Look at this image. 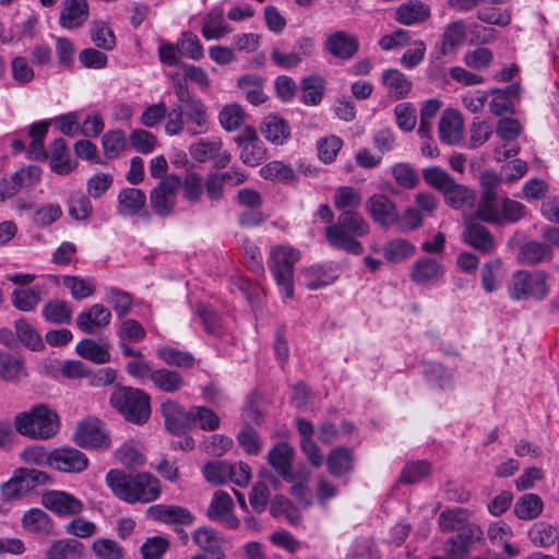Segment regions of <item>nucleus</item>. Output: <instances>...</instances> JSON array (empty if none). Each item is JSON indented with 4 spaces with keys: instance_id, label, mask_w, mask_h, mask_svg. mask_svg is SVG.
I'll return each mask as SVG.
<instances>
[{
    "instance_id": "1",
    "label": "nucleus",
    "mask_w": 559,
    "mask_h": 559,
    "mask_svg": "<svg viewBox=\"0 0 559 559\" xmlns=\"http://www.w3.org/2000/svg\"><path fill=\"white\" fill-rule=\"evenodd\" d=\"M369 230V224L359 213L347 210L338 215L336 223L325 228V237L332 247L352 254H360L364 248L356 237H364Z\"/></svg>"
},
{
    "instance_id": "2",
    "label": "nucleus",
    "mask_w": 559,
    "mask_h": 559,
    "mask_svg": "<svg viewBox=\"0 0 559 559\" xmlns=\"http://www.w3.org/2000/svg\"><path fill=\"white\" fill-rule=\"evenodd\" d=\"M109 404L127 421L134 425H143L151 417V396L138 388L116 384Z\"/></svg>"
},
{
    "instance_id": "3",
    "label": "nucleus",
    "mask_w": 559,
    "mask_h": 559,
    "mask_svg": "<svg viewBox=\"0 0 559 559\" xmlns=\"http://www.w3.org/2000/svg\"><path fill=\"white\" fill-rule=\"evenodd\" d=\"M14 428L20 435L37 440H46L58 432L59 416L47 405L38 404L28 412L16 414Z\"/></svg>"
},
{
    "instance_id": "4",
    "label": "nucleus",
    "mask_w": 559,
    "mask_h": 559,
    "mask_svg": "<svg viewBox=\"0 0 559 559\" xmlns=\"http://www.w3.org/2000/svg\"><path fill=\"white\" fill-rule=\"evenodd\" d=\"M549 274L542 270L534 272L521 270L515 272L508 285V293L512 300L523 301L534 299L544 300L550 293L547 284Z\"/></svg>"
},
{
    "instance_id": "5",
    "label": "nucleus",
    "mask_w": 559,
    "mask_h": 559,
    "mask_svg": "<svg viewBox=\"0 0 559 559\" xmlns=\"http://www.w3.org/2000/svg\"><path fill=\"white\" fill-rule=\"evenodd\" d=\"M299 258V251L286 245L276 246L270 251L269 269L287 298L294 296V266Z\"/></svg>"
},
{
    "instance_id": "6",
    "label": "nucleus",
    "mask_w": 559,
    "mask_h": 559,
    "mask_svg": "<svg viewBox=\"0 0 559 559\" xmlns=\"http://www.w3.org/2000/svg\"><path fill=\"white\" fill-rule=\"evenodd\" d=\"M176 96L185 117L191 123L189 132L191 135L205 133L209 129V117L206 106L200 98L191 96L187 83L176 84Z\"/></svg>"
},
{
    "instance_id": "7",
    "label": "nucleus",
    "mask_w": 559,
    "mask_h": 559,
    "mask_svg": "<svg viewBox=\"0 0 559 559\" xmlns=\"http://www.w3.org/2000/svg\"><path fill=\"white\" fill-rule=\"evenodd\" d=\"M180 185L181 178L178 175L170 174L162 178L158 185L152 189L150 204L157 216L167 217L174 212Z\"/></svg>"
},
{
    "instance_id": "8",
    "label": "nucleus",
    "mask_w": 559,
    "mask_h": 559,
    "mask_svg": "<svg viewBox=\"0 0 559 559\" xmlns=\"http://www.w3.org/2000/svg\"><path fill=\"white\" fill-rule=\"evenodd\" d=\"M74 442L84 449H108L110 439L103 430L102 423L96 418L81 421L73 435Z\"/></svg>"
},
{
    "instance_id": "9",
    "label": "nucleus",
    "mask_w": 559,
    "mask_h": 559,
    "mask_svg": "<svg viewBox=\"0 0 559 559\" xmlns=\"http://www.w3.org/2000/svg\"><path fill=\"white\" fill-rule=\"evenodd\" d=\"M38 166H27L15 171L10 178L0 179V202L17 194L24 188L34 187L40 179Z\"/></svg>"
},
{
    "instance_id": "10",
    "label": "nucleus",
    "mask_w": 559,
    "mask_h": 559,
    "mask_svg": "<svg viewBox=\"0 0 559 559\" xmlns=\"http://www.w3.org/2000/svg\"><path fill=\"white\" fill-rule=\"evenodd\" d=\"M365 207L372 221L381 227L388 228L399 221L396 204L385 194H372L366 201Z\"/></svg>"
},
{
    "instance_id": "11",
    "label": "nucleus",
    "mask_w": 559,
    "mask_h": 559,
    "mask_svg": "<svg viewBox=\"0 0 559 559\" xmlns=\"http://www.w3.org/2000/svg\"><path fill=\"white\" fill-rule=\"evenodd\" d=\"M41 504L47 510L63 518L76 516L83 511V503L80 499L61 490L45 492L41 496Z\"/></svg>"
},
{
    "instance_id": "12",
    "label": "nucleus",
    "mask_w": 559,
    "mask_h": 559,
    "mask_svg": "<svg viewBox=\"0 0 559 559\" xmlns=\"http://www.w3.org/2000/svg\"><path fill=\"white\" fill-rule=\"evenodd\" d=\"M323 47L336 59L350 60L359 50V41L355 35L346 31H335L326 36Z\"/></svg>"
},
{
    "instance_id": "13",
    "label": "nucleus",
    "mask_w": 559,
    "mask_h": 559,
    "mask_svg": "<svg viewBox=\"0 0 559 559\" xmlns=\"http://www.w3.org/2000/svg\"><path fill=\"white\" fill-rule=\"evenodd\" d=\"M160 413L170 433L180 436L190 430V408L186 411L177 401L166 400L160 404Z\"/></svg>"
},
{
    "instance_id": "14",
    "label": "nucleus",
    "mask_w": 559,
    "mask_h": 559,
    "mask_svg": "<svg viewBox=\"0 0 559 559\" xmlns=\"http://www.w3.org/2000/svg\"><path fill=\"white\" fill-rule=\"evenodd\" d=\"M462 238L469 247L483 254H491L497 247L491 233L473 218L465 221Z\"/></svg>"
},
{
    "instance_id": "15",
    "label": "nucleus",
    "mask_w": 559,
    "mask_h": 559,
    "mask_svg": "<svg viewBox=\"0 0 559 559\" xmlns=\"http://www.w3.org/2000/svg\"><path fill=\"white\" fill-rule=\"evenodd\" d=\"M483 537L481 528L476 524L465 525L460 533L451 537L445 544V550L451 559H462L471 549V546Z\"/></svg>"
},
{
    "instance_id": "16",
    "label": "nucleus",
    "mask_w": 559,
    "mask_h": 559,
    "mask_svg": "<svg viewBox=\"0 0 559 559\" xmlns=\"http://www.w3.org/2000/svg\"><path fill=\"white\" fill-rule=\"evenodd\" d=\"M48 461L58 471L64 473H80L88 465L86 455L73 448L53 450L50 452Z\"/></svg>"
},
{
    "instance_id": "17",
    "label": "nucleus",
    "mask_w": 559,
    "mask_h": 559,
    "mask_svg": "<svg viewBox=\"0 0 559 559\" xmlns=\"http://www.w3.org/2000/svg\"><path fill=\"white\" fill-rule=\"evenodd\" d=\"M146 513L152 520L163 522L167 525L188 526L195 520L194 515L187 508L174 504L151 506Z\"/></svg>"
},
{
    "instance_id": "18",
    "label": "nucleus",
    "mask_w": 559,
    "mask_h": 559,
    "mask_svg": "<svg viewBox=\"0 0 559 559\" xmlns=\"http://www.w3.org/2000/svg\"><path fill=\"white\" fill-rule=\"evenodd\" d=\"M444 266L433 258H421L411 269V280L418 285H432L442 280Z\"/></svg>"
},
{
    "instance_id": "19",
    "label": "nucleus",
    "mask_w": 559,
    "mask_h": 559,
    "mask_svg": "<svg viewBox=\"0 0 559 559\" xmlns=\"http://www.w3.org/2000/svg\"><path fill=\"white\" fill-rule=\"evenodd\" d=\"M430 16V7L420 0H407L394 13V20L405 26L425 23Z\"/></svg>"
},
{
    "instance_id": "20",
    "label": "nucleus",
    "mask_w": 559,
    "mask_h": 559,
    "mask_svg": "<svg viewBox=\"0 0 559 559\" xmlns=\"http://www.w3.org/2000/svg\"><path fill=\"white\" fill-rule=\"evenodd\" d=\"M111 312L103 305L96 304L76 317L78 328L86 333L93 334L110 323Z\"/></svg>"
},
{
    "instance_id": "21",
    "label": "nucleus",
    "mask_w": 559,
    "mask_h": 559,
    "mask_svg": "<svg viewBox=\"0 0 559 559\" xmlns=\"http://www.w3.org/2000/svg\"><path fill=\"white\" fill-rule=\"evenodd\" d=\"M88 19V3L86 0H63L60 11L59 24L67 29L82 26Z\"/></svg>"
},
{
    "instance_id": "22",
    "label": "nucleus",
    "mask_w": 559,
    "mask_h": 559,
    "mask_svg": "<svg viewBox=\"0 0 559 559\" xmlns=\"http://www.w3.org/2000/svg\"><path fill=\"white\" fill-rule=\"evenodd\" d=\"M294 454V449L286 442L276 443L267 453L269 464L287 481L293 480L292 464Z\"/></svg>"
},
{
    "instance_id": "23",
    "label": "nucleus",
    "mask_w": 559,
    "mask_h": 559,
    "mask_svg": "<svg viewBox=\"0 0 559 559\" xmlns=\"http://www.w3.org/2000/svg\"><path fill=\"white\" fill-rule=\"evenodd\" d=\"M151 382L156 390L168 394H176L186 386L183 376L179 371L166 367L156 368Z\"/></svg>"
},
{
    "instance_id": "24",
    "label": "nucleus",
    "mask_w": 559,
    "mask_h": 559,
    "mask_svg": "<svg viewBox=\"0 0 559 559\" xmlns=\"http://www.w3.org/2000/svg\"><path fill=\"white\" fill-rule=\"evenodd\" d=\"M202 35L205 39H219L231 33V27L225 22L224 9L213 7L203 17Z\"/></svg>"
},
{
    "instance_id": "25",
    "label": "nucleus",
    "mask_w": 559,
    "mask_h": 559,
    "mask_svg": "<svg viewBox=\"0 0 559 559\" xmlns=\"http://www.w3.org/2000/svg\"><path fill=\"white\" fill-rule=\"evenodd\" d=\"M133 475L120 469H110L106 475V484L115 496L126 502L135 503L136 496L133 492Z\"/></svg>"
},
{
    "instance_id": "26",
    "label": "nucleus",
    "mask_w": 559,
    "mask_h": 559,
    "mask_svg": "<svg viewBox=\"0 0 559 559\" xmlns=\"http://www.w3.org/2000/svg\"><path fill=\"white\" fill-rule=\"evenodd\" d=\"M465 37V24L463 21H454L450 23L441 37V44L435 52V59L440 60L444 56L452 55L456 48L463 43Z\"/></svg>"
},
{
    "instance_id": "27",
    "label": "nucleus",
    "mask_w": 559,
    "mask_h": 559,
    "mask_svg": "<svg viewBox=\"0 0 559 559\" xmlns=\"http://www.w3.org/2000/svg\"><path fill=\"white\" fill-rule=\"evenodd\" d=\"M463 133V121L456 110H444L439 121V138L445 144H456L461 141Z\"/></svg>"
},
{
    "instance_id": "28",
    "label": "nucleus",
    "mask_w": 559,
    "mask_h": 559,
    "mask_svg": "<svg viewBox=\"0 0 559 559\" xmlns=\"http://www.w3.org/2000/svg\"><path fill=\"white\" fill-rule=\"evenodd\" d=\"M85 546L76 538L55 540L46 551V559H84Z\"/></svg>"
},
{
    "instance_id": "29",
    "label": "nucleus",
    "mask_w": 559,
    "mask_h": 559,
    "mask_svg": "<svg viewBox=\"0 0 559 559\" xmlns=\"http://www.w3.org/2000/svg\"><path fill=\"white\" fill-rule=\"evenodd\" d=\"M132 485L136 502L148 503L156 500L160 495L158 479L148 473L133 475Z\"/></svg>"
},
{
    "instance_id": "30",
    "label": "nucleus",
    "mask_w": 559,
    "mask_h": 559,
    "mask_svg": "<svg viewBox=\"0 0 559 559\" xmlns=\"http://www.w3.org/2000/svg\"><path fill=\"white\" fill-rule=\"evenodd\" d=\"M22 526L29 533L49 536L53 532L55 523L47 512L33 508L24 513Z\"/></svg>"
},
{
    "instance_id": "31",
    "label": "nucleus",
    "mask_w": 559,
    "mask_h": 559,
    "mask_svg": "<svg viewBox=\"0 0 559 559\" xmlns=\"http://www.w3.org/2000/svg\"><path fill=\"white\" fill-rule=\"evenodd\" d=\"M552 259V249L545 242L530 240L524 242L518 252V260L521 264L536 265Z\"/></svg>"
},
{
    "instance_id": "32",
    "label": "nucleus",
    "mask_w": 559,
    "mask_h": 559,
    "mask_svg": "<svg viewBox=\"0 0 559 559\" xmlns=\"http://www.w3.org/2000/svg\"><path fill=\"white\" fill-rule=\"evenodd\" d=\"M25 377H27V369L24 359L0 350V378L7 382H19Z\"/></svg>"
},
{
    "instance_id": "33",
    "label": "nucleus",
    "mask_w": 559,
    "mask_h": 559,
    "mask_svg": "<svg viewBox=\"0 0 559 559\" xmlns=\"http://www.w3.org/2000/svg\"><path fill=\"white\" fill-rule=\"evenodd\" d=\"M326 464L331 475L342 477L353 471L354 453L349 448L336 447L330 451Z\"/></svg>"
},
{
    "instance_id": "34",
    "label": "nucleus",
    "mask_w": 559,
    "mask_h": 559,
    "mask_svg": "<svg viewBox=\"0 0 559 559\" xmlns=\"http://www.w3.org/2000/svg\"><path fill=\"white\" fill-rule=\"evenodd\" d=\"M381 82L386 87L389 96L396 100L404 98L412 87L408 78L397 69L384 70Z\"/></svg>"
},
{
    "instance_id": "35",
    "label": "nucleus",
    "mask_w": 559,
    "mask_h": 559,
    "mask_svg": "<svg viewBox=\"0 0 559 559\" xmlns=\"http://www.w3.org/2000/svg\"><path fill=\"white\" fill-rule=\"evenodd\" d=\"M76 167V162L68 155L67 142L56 139L50 145V169L58 175H68Z\"/></svg>"
},
{
    "instance_id": "36",
    "label": "nucleus",
    "mask_w": 559,
    "mask_h": 559,
    "mask_svg": "<svg viewBox=\"0 0 559 559\" xmlns=\"http://www.w3.org/2000/svg\"><path fill=\"white\" fill-rule=\"evenodd\" d=\"M501 203L502 198L500 199L497 193L492 194L487 192L486 194H481L475 217L485 223L500 225Z\"/></svg>"
},
{
    "instance_id": "37",
    "label": "nucleus",
    "mask_w": 559,
    "mask_h": 559,
    "mask_svg": "<svg viewBox=\"0 0 559 559\" xmlns=\"http://www.w3.org/2000/svg\"><path fill=\"white\" fill-rule=\"evenodd\" d=\"M527 537L535 547L549 548L557 543L559 531L555 525L540 521L531 526Z\"/></svg>"
},
{
    "instance_id": "38",
    "label": "nucleus",
    "mask_w": 559,
    "mask_h": 559,
    "mask_svg": "<svg viewBox=\"0 0 559 559\" xmlns=\"http://www.w3.org/2000/svg\"><path fill=\"white\" fill-rule=\"evenodd\" d=\"M119 213L122 215L138 214L146 203L145 193L136 188H124L118 194Z\"/></svg>"
},
{
    "instance_id": "39",
    "label": "nucleus",
    "mask_w": 559,
    "mask_h": 559,
    "mask_svg": "<svg viewBox=\"0 0 559 559\" xmlns=\"http://www.w3.org/2000/svg\"><path fill=\"white\" fill-rule=\"evenodd\" d=\"M157 357L169 367L180 369H191L195 365L194 356L186 350H180L171 346H160L156 350Z\"/></svg>"
},
{
    "instance_id": "40",
    "label": "nucleus",
    "mask_w": 559,
    "mask_h": 559,
    "mask_svg": "<svg viewBox=\"0 0 559 559\" xmlns=\"http://www.w3.org/2000/svg\"><path fill=\"white\" fill-rule=\"evenodd\" d=\"M16 342L31 350H43L45 344L37 330L25 319H19L14 322Z\"/></svg>"
},
{
    "instance_id": "41",
    "label": "nucleus",
    "mask_w": 559,
    "mask_h": 559,
    "mask_svg": "<svg viewBox=\"0 0 559 559\" xmlns=\"http://www.w3.org/2000/svg\"><path fill=\"white\" fill-rule=\"evenodd\" d=\"M544 503L539 496L535 493H525L514 504V514L520 520H534L543 512Z\"/></svg>"
},
{
    "instance_id": "42",
    "label": "nucleus",
    "mask_w": 559,
    "mask_h": 559,
    "mask_svg": "<svg viewBox=\"0 0 559 559\" xmlns=\"http://www.w3.org/2000/svg\"><path fill=\"white\" fill-rule=\"evenodd\" d=\"M262 134L266 140L278 145L289 138L290 130L284 119L277 116H269L263 122Z\"/></svg>"
},
{
    "instance_id": "43",
    "label": "nucleus",
    "mask_w": 559,
    "mask_h": 559,
    "mask_svg": "<svg viewBox=\"0 0 559 559\" xmlns=\"http://www.w3.org/2000/svg\"><path fill=\"white\" fill-rule=\"evenodd\" d=\"M46 321L55 324H69L72 319V309L64 300H49L41 310Z\"/></svg>"
},
{
    "instance_id": "44",
    "label": "nucleus",
    "mask_w": 559,
    "mask_h": 559,
    "mask_svg": "<svg viewBox=\"0 0 559 559\" xmlns=\"http://www.w3.org/2000/svg\"><path fill=\"white\" fill-rule=\"evenodd\" d=\"M301 100L306 105H318L323 97L324 80L319 75H309L301 80Z\"/></svg>"
},
{
    "instance_id": "45",
    "label": "nucleus",
    "mask_w": 559,
    "mask_h": 559,
    "mask_svg": "<svg viewBox=\"0 0 559 559\" xmlns=\"http://www.w3.org/2000/svg\"><path fill=\"white\" fill-rule=\"evenodd\" d=\"M76 353L82 358L88 359L96 364H105L110 360V354L108 349L91 338H84L79 342L76 345Z\"/></svg>"
},
{
    "instance_id": "46",
    "label": "nucleus",
    "mask_w": 559,
    "mask_h": 559,
    "mask_svg": "<svg viewBox=\"0 0 559 559\" xmlns=\"http://www.w3.org/2000/svg\"><path fill=\"white\" fill-rule=\"evenodd\" d=\"M415 251V245L402 238L393 239L383 247L384 258L394 263L402 262L408 257H412Z\"/></svg>"
},
{
    "instance_id": "47",
    "label": "nucleus",
    "mask_w": 559,
    "mask_h": 559,
    "mask_svg": "<svg viewBox=\"0 0 559 559\" xmlns=\"http://www.w3.org/2000/svg\"><path fill=\"white\" fill-rule=\"evenodd\" d=\"M361 201L362 197L359 190L350 186H343L336 189L333 203L336 210L344 212L355 211L360 206Z\"/></svg>"
},
{
    "instance_id": "48",
    "label": "nucleus",
    "mask_w": 559,
    "mask_h": 559,
    "mask_svg": "<svg viewBox=\"0 0 559 559\" xmlns=\"http://www.w3.org/2000/svg\"><path fill=\"white\" fill-rule=\"evenodd\" d=\"M218 120L224 130L233 132L243 124L245 111L238 104H227L221 109Z\"/></svg>"
},
{
    "instance_id": "49",
    "label": "nucleus",
    "mask_w": 559,
    "mask_h": 559,
    "mask_svg": "<svg viewBox=\"0 0 559 559\" xmlns=\"http://www.w3.org/2000/svg\"><path fill=\"white\" fill-rule=\"evenodd\" d=\"M182 197L189 203L195 204L203 197V178L194 171H188L181 179Z\"/></svg>"
},
{
    "instance_id": "50",
    "label": "nucleus",
    "mask_w": 559,
    "mask_h": 559,
    "mask_svg": "<svg viewBox=\"0 0 559 559\" xmlns=\"http://www.w3.org/2000/svg\"><path fill=\"white\" fill-rule=\"evenodd\" d=\"M190 429L197 423L205 431H214L219 427L221 419L215 412L205 406L190 407Z\"/></svg>"
},
{
    "instance_id": "51",
    "label": "nucleus",
    "mask_w": 559,
    "mask_h": 559,
    "mask_svg": "<svg viewBox=\"0 0 559 559\" xmlns=\"http://www.w3.org/2000/svg\"><path fill=\"white\" fill-rule=\"evenodd\" d=\"M233 471L234 464L226 461H214L204 466L203 474L207 481L215 485H222L230 480Z\"/></svg>"
},
{
    "instance_id": "52",
    "label": "nucleus",
    "mask_w": 559,
    "mask_h": 559,
    "mask_svg": "<svg viewBox=\"0 0 559 559\" xmlns=\"http://www.w3.org/2000/svg\"><path fill=\"white\" fill-rule=\"evenodd\" d=\"M223 142L221 139L200 140L189 147L191 157L198 163H204L213 159L219 151H222Z\"/></svg>"
},
{
    "instance_id": "53",
    "label": "nucleus",
    "mask_w": 559,
    "mask_h": 559,
    "mask_svg": "<svg viewBox=\"0 0 559 559\" xmlns=\"http://www.w3.org/2000/svg\"><path fill=\"white\" fill-rule=\"evenodd\" d=\"M423 177L426 183L442 193L455 181L448 171L438 166L425 168Z\"/></svg>"
},
{
    "instance_id": "54",
    "label": "nucleus",
    "mask_w": 559,
    "mask_h": 559,
    "mask_svg": "<svg viewBox=\"0 0 559 559\" xmlns=\"http://www.w3.org/2000/svg\"><path fill=\"white\" fill-rule=\"evenodd\" d=\"M197 312L203 323L204 330L207 334L214 336L223 335L222 319L216 311L204 304L197 305Z\"/></svg>"
},
{
    "instance_id": "55",
    "label": "nucleus",
    "mask_w": 559,
    "mask_h": 559,
    "mask_svg": "<svg viewBox=\"0 0 559 559\" xmlns=\"http://www.w3.org/2000/svg\"><path fill=\"white\" fill-rule=\"evenodd\" d=\"M424 376L428 382L440 389L450 388L453 383L452 373L438 362L426 364L424 368Z\"/></svg>"
},
{
    "instance_id": "56",
    "label": "nucleus",
    "mask_w": 559,
    "mask_h": 559,
    "mask_svg": "<svg viewBox=\"0 0 559 559\" xmlns=\"http://www.w3.org/2000/svg\"><path fill=\"white\" fill-rule=\"evenodd\" d=\"M466 521L467 511L462 508L445 510L440 513L438 519L440 530L443 532L460 531L465 526Z\"/></svg>"
},
{
    "instance_id": "57",
    "label": "nucleus",
    "mask_w": 559,
    "mask_h": 559,
    "mask_svg": "<svg viewBox=\"0 0 559 559\" xmlns=\"http://www.w3.org/2000/svg\"><path fill=\"white\" fill-rule=\"evenodd\" d=\"M395 182L404 189H414L419 183V176L408 163H396L392 166Z\"/></svg>"
},
{
    "instance_id": "58",
    "label": "nucleus",
    "mask_w": 559,
    "mask_h": 559,
    "mask_svg": "<svg viewBox=\"0 0 559 559\" xmlns=\"http://www.w3.org/2000/svg\"><path fill=\"white\" fill-rule=\"evenodd\" d=\"M260 175L267 180L290 182L296 179L294 170L283 162L273 160L260 169Z\"/></svg>"
},
{
    "instance_id": "59",
    "label": "nucleus",
    "mask_w": 559,
    "mask_h": 559,
    "mask_svg": "<svg viewBox=\"0 0 559 559\" xmlns=\"http://www.w3.org/2000/svg\"><path fill=\"white\" fill-rule=\"evenodd\" d=\"M102 144L104 148V154L107 158L112 159L118 157L120 152L127 145L124 132L121 130H111L106 132L103 135Z\"/></svg>"
},
{
    "instance_id": "60",
    "label": "nucleus",
    "mask_w": 559,
    "mask_h": 559,
    "mask_svg": "<svg viewBox=\"0 0 559 559\" xmlns=\"http://www.w3.org/2000/svg\"><path fill=\"white\" fill-rule=\"evenodd\" d=\"M40 295L33 288L14 289L11 295L12 305L20 311H33L40 301Z\"/></svg>"
},
{
    "instance_id": "61",
    "label": "nucleus",
    "mask_w": 559,
    "mask_h": 559,
    "mask_svg": "<svg viewBox=\"0 0 559 559\" xmlns=\"http://www.w3.org/2000/svg\"><path fill=\"white\" fill-rule=\"evenodd\" d=\"M233 508L234 502L229 493L224 490H217L213 496L206 514L211 520L217 521L223 515L229 513Z\"/></svg>"
},
{
    "instance_id": "62",
    "label": "nucleus",
    "mask_w": 559,
    "mask_h": 559,
    "mask_svg": "<svg viewBox=\"0 0 559 559\" xmlns=\"http://www.w3.org/2000/svg\"><path fill=\"white\" fill-rule=\"evenodd\" d=\"M445 203L453 209H461L473 199V192L463 185L454 181L444 192Z\"/></svg>"
},
{
    "instance_id": "63",
    "label": "nucleus",
    "mask_w": 559,
    "mask_h": 559,
    "mask_svg": "<svg viewBox=\"0 0 559 559\" xmlns=\"http://www.w3.org/2000/svg\"><path fill=\"white\" fill-rule=\"evenodd\" d=\"M92 550L98 559H122L123 549L115 540L98 538L92 545Z\"/></svg>"
},
{
    "instance_id": "64",
    "label": "nucleus",
    "mask_w": 559,
    "mask_h": 559,
    "mask_svg": "<svg viewBox=\"0 0 559 559\" xmlns=\"http://www.w3.org/2000/svg\"><path fill=\"white\" fill-rule=\"evenodd\" d=\"M169 548V542L163 536L150 537L141 546L142 559H162Z\"/></svg>"
}]
</instances>
